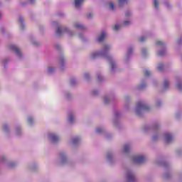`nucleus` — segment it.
Instances as JSON below:
<instances>
[{
    "label": "nucleus",
    "instance_id": "nucleus-1",
    "mask_svg": "<svg viewBox=\"0 0 182 182\" xmlns=\"http://www.w3.org/2000/svg\"><path fill=\"white\" fill-rule=\"evenodd\" d=\"M109 49V46H105L102 52L95 53L92 55V58H96V56H102L103 58H106L109 62L112 68V70H114L116 68V64L112 60V57L107 55V50Z\"/></svg>",
    "mask_w": 182,
    "mask_h": 182
},
{
    "label": "nucleus",
    "instance_id": "nucleus-2",
    "mask_svg": "<svg viewBox=\"0 0 182 182\" xmlns=\"http://www.w3.org/2000/svg\"><path fill=\"white\" fill-rule=\"evenodd\" d=\"M140 110H150V107L144 103L143 102H138L136 104V114H139Z\"/></svg>",
    "mask_w": 182,
    "mask_h": 182
},
{
    "label": "nucleus",
    "instance_id": "nucleus-3",
    "mask_svg": "<svg viewBox=\"0 0 182 182\" xmlns=\"http://www.w3.org/2000/svg\"><path fill=\"white\" fill-rule=\"evenodd\" d=\"M133 163L134 164H141L146 161V157L143 156H135L132 158Z\"/></svg>",
    "mask_w": 182,
    "mask_h": 182
},
{
    "label": "nucleus",
    "instance_id": "nucleus-4",
    "mask_svg": "<svg viewBox=\"0 0 182 182\" xmlns=\"http://www.w3.org/2000/svg\"><path fill=\"white\" fill-rule=\"evenodd\" d=\"M10 49L11 50H14V52H15V53H16V55H18V56H22V53H21V50L16 46H15V45L10 46Z\"/></svg>",
    "mask_w": 182,
    "mask_h": 182
},
{
    "label": "nucleus",
    "instance_id": "nucleus-5",
    "mask_svg": "<svg viewBox=\"0 0 182 182\" xmlns=\"http://www.w3.org/2000/svg\"><path fill=\"white\" fill-rule=\"evenodd\" d=\"M127 182H136V178L133 173L128 171L127 173Z\"/></svg>",
    "mask_w": 182,
    "mask_h": 182
},
{
    "label": "nucleus",
    "instance_id": "nucleus-6",
    "mask_svg": "<svg viewBox=\"0 0 182 182\" xmlns=\"http://www.w3.org/2000/svg\"><path fill=\"white\" fill-rule=\"evenodd\" d=\"M48 137L50 140H51V141H53V143H55V141H58L59 140V136H58L55 134H49Z\"/></svg>",
    "mask_w": 182,
    "mask_h": 182
},
{
    "label": "nucleus",
    "instance_id": "nucleus-7",
    "mask_svg": "<svg viewBox=\"0 0 182 182\" xmlns=\"http://www.w3.org/2000/svg\"><path fill=\"white\" fill-rule=\"evenodd\" d=\"M106 38V32L102 31L101 35L97 38V42H103Z\"/></svg>",
    "mask_w": 182,
    "mask_h": 182
},
{
    "label": "nucleus",
    "instance_id": "nucleus-8",
    "mask_svg": "<svg viewBox=\"0 0 182 182\" xmlns=\"http://www.w3.org/2000/svg\"><path fill=\"white\" fill-rule=\"evenodd\" d=\"M173 140V136L170 134H165V141L166 143H170Z\"/></svg>",
    "mask_w": 182,
    "mask_h": 182
},
{
    "label": "nucleus",
    "instance_id": "nucleus-9",
    "mask_svg": "<svg viewBox=\"0 0 182 182\" xmlns=\"http://www.w3.org/2000/svg\"><path fill=\"white\" fill-rule=\"evenodd\" d=\"M63 32H68V28H62L60 27H58L57 31H56V33L57 35H62Z\"/></svg>",
    "mask_w": 182,
    "mask_h": 182
},
{
    "label": "nucleus",
    "instance_id": "nucleus-10",
    "mask_svg": "<svg viewBox=\"0 0 182 182\" xmlns=\"http://www.w3.org/2000/svg\"><path fill=\"white\" fill-rule=\"evenodd\" d=\"M85 0H75V8H79L80 6V4L84 1Z\"/></svg>",
    "mask_w": 182,
    "mask_h": 182
},
{
    "label": "nucleus",
    "instance_id": "nucleus-11",
    "mask_svg": "<svg viewBox=\"0 0 182 182\" xmlns=\"http://www.w3.org/2000/svg\"><path fill=\"white\" fill-rule=\"evenodd\" d=\"M130 151V146L129 144H125L124 146V153H129Z\"/></svg>",
    "mask_w": 182,
    "mask_h": 182
},
{
    "label": "nucleus",
    "instance_id": "nucleus-12",
    "mask_svg": "<svg viewBox=\"0 0 182 182\" xmlns=\"http://www.w3.org/2000/svg\"><path fill=\"white\" fill-rule=\"evenodd\" d=\"M74 26H75V28H77V29H83V28H84L83 25L77 23H75Z\"/></svg>",
    "mask_w": 182,
    "mask_h": 182
},
{
    "label": "nucleus",
    "instance_id": "nucleus-13",
    "mask_svg": "<svg viewBox=\"0 0 182 182\" xmlns=\"http://www.w3.org/2000/svg\"><path fill=\"white\" fill-rule=\"evenodd\" d=\"M119 7L123 6L124 4H127V0H119Z\"/></svg>",
    "mask_w": 182,
    "mask_h": 182
},
{
    "label": "nucleus",
    "instance_id": "nucleus-14",
    "mask_svg": "<svg viewBox=\"0 0 182 182\" xmlns=\"http://www.w3.org/2000/svg\"><path fill=\"white\" fill-rule=\"evenodd\" d=\"M168 86H169L168 81L167 80H165L164 82V89H167V87H168Z\"/></svg>",
    "mask_w": 182,
    "mask_h": 182
},
{
    "label": "nucleus",
    "instance_id": "nucleus-15",
    "mask_svg": "<svg viewBox=\"0 0 182 182\" xmlns=\"http://www.w3.org/2000/svg\"><path fill=\"white\" fill-rule=\"evenodd\" d=\"M164 68V65H163V63H159V66H158V70L161 72V70H163Z\"/></svg>",
    "mask_w": 182,
    "mask_h": 182
},
{
    "label": "nucleus",
    "instance_id": "nucleus-16",
    "mask_svg": "<svg viewBox=\"0 0 182 182\" xmlns=\"http://www.w3.org/2000/svg\"><path fill=\"white\" fill-rule=\"evenodd\" d=\"M80 139L79 138H74L73 139V143L74 144H77V143H79V141H80Z\"/></svg>",
    "mask_w": 182,
    "mask_h": 182
},
{
    "label": "nucleus",
    "instance_id": "nucleus-17",
    "mask_svg": "<svg viewBox=\"0 0 182 182\" xmlns=\"http://www.w3.org/2000/svg\"><path fill=\"white\" fill-rule=\"evenodd\" d=\"M165 53H166V50H161V51H159L158 53V55L159 56H164V55H165Z\"/></svg>",
    "mask_w": 182,
    "mask_h": 182
},
{
    "label": "nucleus",
    "instance_id": "nucleus-18",
    "mask_svg": "<svg viewBox=\"0 0 182 182\" xmlns=\"http://www.w3.org/2000/svg\"><path fill=\"white\" fill-rule=\"evenodd\" d=\"M156 45H157L158 46H164V43H163L161 41H157L156 43Z\"/></svg>",
    "mask_w": 182,
    "mask_h": 182
},
{
    "label": "nucleus",
    "instance_id": "nucleus-19",
    "mask_svg": "<svg viewBox=\"0 0 182 182\" xmlns=\"http://www.w3.org/2000/svg\"><path fill=\"white\" fill-rule=\"evenodd\" d=\"M69 123H73V115L70 114V117L68 119Z\"/></svg>",
    "mask_w": 182,
    "mask_h": 182
},
{
    "label": "nucleus",
    "instance_id": "nucleus-20",
    "mask_svg": "<svg viewBox=\"0 0 182 182\" xmlns=\"http://www.w3.org/2000/svg\"><path fill=\"white\" fill-rule=\"evenodd\" d=\"M109 8H110L112 11H114V4H113V2H110V3H109Z\"/></svg>",
    "mask_w": 182,
    "mask_h": 182
},
{
    "label": "nucleus",
    "instance_id": "nucleus-21",
    "mask_svg": "<svg viewBox=\"0 0 182 182\" xmlns=\"http://www.w3.org/2000/svg\"><path fill=\"white\" fill-rule=\"evenodd\" d=\"M19 21H20L21 23V29H23V24H22V23H23V18L20 17V18H19Z\"/></svg>",
    "mask_w": 182,
    "mask_h": 182
},
{
    "label": "nucleus",
    "instance_id": "nucleus-22",
    "mask_svg": "<svg viewBox=\"0 0 182 182\" xmlns=\"http://www.w3.org/2000/svg\"><path fill=\"white\" fill-rule=\"evenodd\" d=\"M154 6L155 8H159V1L157 0H154Z\"/></svg>",
    "mask_w": 182,
    "mask_h": 182
},
{
    "label": "nucleus",
    "instance_id": "nucleus-23",
    "mask_svg": "<svg viewBox=\"0 0 182 182\" xmlns=\"http://www.w3.org/2000/svg\"><path fill=\"white\" fill-rule=\"evenodd\" d=\"M120 28V26H119V24H116L114 27L113 29L114 31H119V28Z\"/></svg>",
    "mask_w": 182,
    "mask_h": 182
},
{
    "label": "nucleus",
    "instance_id": "nucleus-24",
    "mask_svg": "<svg viewBox=\"0 0 182 182\" xmlns=\"http://www.w3.org/2000/svg\"><path fill=\"white\" fill-rule=\"evenodd\" d=\"M53 70H55V68L50 67V68H48V73H52V72H53Z\"/></svg>",
    "mask_w": 182,
    "mask_h": 182
},
{
    "label": "nucleus",
    "instance_id": "nucleus-25",
    "mask_svg": "<svg viewBox=\"0 0 182 182\" xmlns=\"http://www.w3.org/2000/svg\"><path fill=\"white\" fill-rule=\"evenodd\" d=\"M123 25L127 26L128 25H130V22L129 21H124Z\"/></svg>",
    "mask_w": 182,
    "mask_h": 182
},
{
    "label": "nucleus",
    "instance_id": "nucleus-26",
    "mask_svg": "<svg viewBox=\"0 0 182 182\" xmlns=\"http://www.w3.org/2000/svg\"><path fill=\"white\" fill-rule=\"evenodd\" d=\"M151 73H150V71H149V70H145V73H144V75H145V76H150V75H151Z\"/></svg>",
    "mask_w": 182,
    "mask_h": 182
},
{
    "label": "nucleus",
    "instance_id": "nucleus-27",
    "mask_svg": "<svg viewBox=\"0 0 182 182\" xmlns=\"http://www.w3.org/2000/svg\"><path fill=\"white\" fill-rule=\"evenodd\" d=\"M28 122L30 124H32V123H33V119L32 117H29Z\"/></svg>",
    "mask_w": 182,
    "mask_h": 182
},
{
    "label": "nucleus",
    "instance_id": "nucleus-28",
    "mask_svg": "<svg viewBox=\"0 0 182 182\" xmlns=\"http://www.w3.org/2000/svg\"><path fill=\"white\" fill-rule=\"evenodd\" d=\"M87 18L88 19H90V18H93V14H92V13L88 14L87 16Z\"/></svg>",
    "mask_w": 182,
    "mask_h": 182
},
{
    "label": "nucleus",
    "instance_id": "nucleus-29",
    "mask_svg": "<svg viewBox=\"0 0 182 182\" xmlns=\"http://www.w3.org/2000/svg\"><path fill=\"white\" fill-rule=\"evenodd\" d=\"M146 41V37L142 36L139 38V42H144Z\"/></svg>",
    "mask_w": 182,
    "mask_h": 182
},
{
    "label": "nucleus",
    "instance_id": "nucleus-30",
    "mask_svg": "<svg viewBox=\"0 0 182 182\" xmlns=\"http://www.w3.org/2000/svg\"><path fill=\"white\" fill-rule=\"evenodd\" d=\"M103 132V129L102 128H97V133H102Z\"/></svg>",
    "mask_w": 182,
    "mask_h": 182
},
{
    "label": "nucleus",
    "instance_id": "nucleus-31",
    "mask_svg": "<svg viewBox=\"0 0 182 182\" xmlns=\"http://www.w3.org/2000/svg\"><path fill=\"white\" fill-rule=\"evenodd\" d=\"M144 87H146V84H141L139 86V89H143Z\"/></svg>",
    "mask_w": 182,
    "mask_h": 182
},
{
    "label": "nucleus",
    "instance_id": "nucleus-32",
    "mask_svg": "<svg viewBox=\"0 0 182 182\" xmlns=\"http://www.w3.org/2000/svg\"><path fill=\"white\" fill-rule=\"evenodd\" d=\"M177 87H178V89H181L182 88V85H181V84H178L177 85Z\"/></svg>",
    "mask_w": 182,
    "mask_h": 182
},
{
    "label": "nucleus",
    "instance_id": "nucleus-33",
    "mask_svg": "<svg viewBox=\"0 0 182 182\" xmlns=\"http://www.w3.org/2000/svg\"><path fill=\"white\" fill-rule=\"evenodd\" d=\"M60 157H61L62 160H63L65 159V155L61 154Z\"/></svg>",
    "mask_w": 182,
    "mask_h": 182
},
{
    "label": "nucleus",
    "instance_id": "nucleus-34",
    "mask_svg": "<svg viewBox=\"0 0 182 182\" xmlns=\"http://www.w3.org/2000/svg\"><path fill=\"white\" fill-rule=\"evenodd\" d=\"M85 79H88L89 78V74H85Z\"/></svg>",
    "mask_w": 182,
    "mask_h": 182
},
{
    "label": "nucleus",
    "instance_id": "nucleus-35",
    "mask_svg": "<svg viewBox=\"0 0 182 182\" xmlns=\"http://www.w3.org/2000/svg\"><path fill=\"white\" fill-rule=\"evenodd\" d=\"M7 129H8V126L4 125V130H7Z\"/></svg>",
    "mask_w": 182,
    "mask_h": 182
},
{
    "label": "nucleus",
    "instance_id": "nucleus-36",
    "mask_svg": "<svg viewBox=\"0 0 182 182\" xmlns=\"http://www.w3.org/2000/svg\"><path fill=\"white\" fill-rule=\"evenodd\" d=\"M97 80H102V77H100V75L97 76Z\"/></svg>",
    "mask_w": 182,
    "mask_h": 182
},
{
    "label": "nucleus",
    "instance_id": "nucleus-37",
    "mask_svg": "<svg viewBox=\"0 0 182 182\" xmlns=\"http://www.w3.org/2000/svg\"><path fill=\"white\" fill-rule=\"evenodd\" d=\"M125 15H126V16H129V15H130V12H127V13L125 14Z\"/></svg>",
    "mask_w": 182,
    "mask_h": 182
},
{
    "label": "nucleus",
    "instance_id": "nucleus-38",
    "mask_svg": "<svg viewBox=\"0 0 182 182\" xmlns=\"http://www.w3.org/2000/svg\"><path fill=\"white\" fill-rule=\"evenodd\" d=\"M132 51H133V49L129 48V53H132Z\"/></svg>",
    "mask_w": 182,
    "mask_h": 182
},
{
    "label": "nucleus",
    "instance_id": "nucleus-39",
    "mask_svg": "<svg viewBox=\"0 0 182 182\" xmlns=\"http://www.w3.org/2000/svg\"><path fill=\"white\" fill-rule=\"evenodd\" d=\"M142 53H144V54L146 53V49H144V48L142 49Z\"/></svg>",
    "mask_w": 182,
    "mask_h": 182
},
{
    "label": "nucleus",
    "instance_id": "nucleus-40",
    "mask_svg": "<svg viewBox=\"0 0 182 182\" xmlns=\"http://www.w3.org/2000/svg\"><path fill=\"white\" fill-rule=\"evenodd\" d=\"M75 84V80H71V85H74Z\"/></svg>",
    "mask_w": 182,
    "mask_h": 182
},
{
    "label": "nucleus",
    "instance_id": "nucleus-41",
    "mask_svg": "<svg viewBox=\"0 0 182 182\" xmlns=\"http://www.w3.org/2000/svg\"><path fill=\"white\" fill-rule=\"evenodd\" d=\"M55 48H56L57 49H59V48H60L59 45L55 46Z\"/></svg>",
    "mask_w": 182,
    "mask_h": 182
},
{
    "label": "nucleus",
    "instance_id": "nucleus-42",
    "mask_svg": "<svg viewBox=\"0 0 182 182\" xmlns=\"http://www.w3.org/2000/svg\"><path fill=\"white\" fill-rule=\"evenodd\" d=\"M31 4H33V2H35V0H30Z\"/></svg>",
    "mask_w": 182,
    "mask_h": 182
},
{
    "label": "nucleus",
    "instance_id": "nucleus-43",
    "mask_svg": "<svg viewBox=\"0 0 182 182\" xmlns=\"http://www.w3.org/2000/svg\"><path fill=\"white\" fill-rule=\"evenodd\" d=\"M105 103H107V98L105 99Z\"/></svg>",
    "mask_w": 182,
    "mask_h": 182
},
{
    "label": "nucleus",
    "instance_id": "nucleus-44",
    "mask_svg": "<svg viewBox=\"0 0 182 182\" xmlns=\"http://www.w3.org/2000/svg\"><path fill=\"white\" fill-rule=\"evenodd\" d=\"M108 159H110V155L108 154Z\"/></svg>",
    "mask_w": 182,
    "mask_h": 182
},
{
    "label": "nucleus",
    "instance_id": "nucleus-45",
    "mask_svg": "<svg viewBox=\"0 0 182 182\" xmlns=\"http://www.w3.org/2000/svg\"><path fill=\"white\" fill-rule=\"evenodd\" d=\"M95 93H96V92L94 91V92H93V95H95Z\"/></svg>",
    "mask_w": 182,
    "mask_h": 182
},
{
    "label": "nucleus",
    "instance_id": "nucleus-46",
    "mask_svg": "<svg viewBox=\"0 0 182 182\" xmlns=\"http://www.w3.org/2000/svg\"><path fill=\"white\" fill-rule=\"evenodd\" d=\"M154 140H156V136H154Z\"/></svg>",
    "mask_w": 182,
    "mask_h": 182
},
{
    "label": "nucleus",
    "instance_id": "nucleus-47",
    "mask_svg": "<svg viewBox=\"0 0 182 182\" xmlns=\"http://www.w3.org/2000/svg\"><path fill=\"white\" fill-rule=\"evenodd\" d=\"M156 105H157V106H159V103H157Z\"/></svg>",
    "mask_w": 182,
    "mask_h": 182
},
{
    "label": "nucleus",
    "instance_id": "nucleus-48",
    "mask_svg": "<svg viewBox=\"0 0 182 182\" xmlns=\"http://www.w3.org/2000/svg\"><path fill=\"white\" fill-rule=\"evenodd\" d=\"M54 23H56V22H54Z\"/></svg>",
    "mask_w": 182,
    "mask_h": 182
}]
</instances>
